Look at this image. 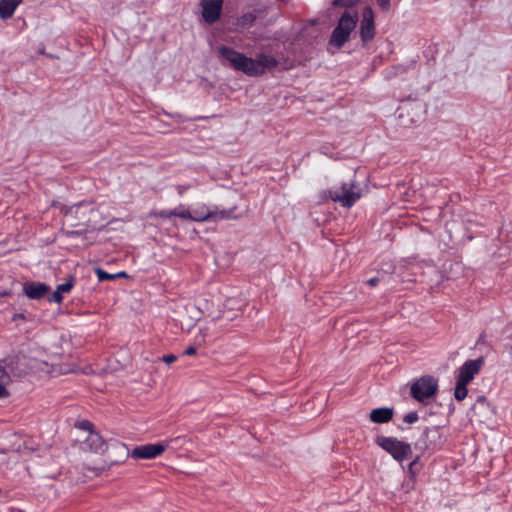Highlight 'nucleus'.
I'll list each match as a JSON object with an SVG mask.
<instances>
[{
  "label": "nucleus",
  "instance_id": "a878e982",
  "mask_svg": "<svg viewBox=\"0 0 512 512\" xmlns=\"http://www.w3.org/2000/svg\"><path fill=\"white\" fill-rule=\"evenodd\" d=\"M77 427H79L82 430L88 431L89 433L94 432L93 431V424L90 421H87V420L80 421L77 424Z\"/></svg>",
  "mask_w": 512,
  "mask_h": 512
},
{
  "label": "nucleus",
  "instance_id": "f8f14e48",
  "mask_svg": "<svg viewBox=\"0 0 512 512\" xmlns=\"http://www.w3.org/2000/svg\"><path fill=\"white\" fill-rule=\"evenodd\" d=\"M472 417L476 418L480 422L488 420L492 414L493 409L485 396H479L471 408Z\"/></svg>",
  "mask_w": 512,
  "mask_h": 512
},
{
  "label": "nucleus",
  "instance_id": "e433bc0d",
  "mask_svg": "<svg viewBox=\"0 0 512 512\" xmlns=\"http://www.w3.org/2000/svg\"><path fill=\"white\" fill-rule=\"evenodd\" d=\"M168 214H169V218L172 217V216H176L177 217V208H175L173 210H168Z\"/></svg>",
  "mask_w": 512,
  "mask_h": 512
},
{
  "label": "nucleus",
  "instance_id": "a19ab883",
  "mask_svg": "<svg viewBox=\"0 0 512 512\" xmlns=\"http://www.w3.org/2000/svg\"><path fill=\"white\" fill-rule=\"evenodd\" d=\"M418 462H419V457H416V458L412 461V464H413V465H415V466H417Z\"/></svg>",
  "mask_w": 512,
  "mask_h": 512
},
{
  "label": "nucleus",
  "instance_id": "6e6552de",
  "mask_svg": "<svg viewBox=\"0 0 512 512\" xmlns=\"http://www.w3.org/2000/svg\"><path fill=\"white\" fill-rule=\"evenodd\" d=\"M165 449L166 446L161 443L145 444L135 447L130 455L134 459H153L161 455Z\"/></svg>",
  "mask_w": 512,
  "mask_h": 512
},
{
  "label": "nucleus",
  "instance_id": "2f4dec72",
  "mask_svg": "<svg viewBox=\"0 0 512 512\" xmlns=\"http://www.w3.org/2000/svg\"><path fill=\"white\" fill-rule=\"evenodd\" d=\"M190 188V185H177L176 190L179 196H183V194Z\"/></svg>",
  "mask_w": 512,
  "mask_h": 512
},
{
  "label": "nucleus",
  "instance_id": "7ed1b4c3",
  "mask_svg": "<svg viewBox=\"0 0 512 512\" xmlns=\"http://www.w3.org/2000/svg\"><path fill=\"white\" fill-rule=\"evenodd\" d=\"M358 22V14L350 13L346 11L340 17L337 26L334 28L331 38L330 44L341 48L349 39L351 32L355 29Z\"/></svg>",
  "mask_w": 512,
  "mask_h": 512
},
{
  "label": "nucleus",
  "instance_id": "4c0bfd02",
  "mask_svg": "<svg viewBox=\"0 0 512 512\" xmlns=\"http://www.w3.org/2000/svg\"><path fill=\"white\" fill-rule=\"evenodd\" d=\"M67 234H68L69 236H76V235H80V234H81V232H80V231H70V232H67Z\"/></svg>",
  "mask_w": 512,
  "mask_h": 512
},
{
  "label": "nucleus",
  "instance_id": "473e14b6",
  "mask_svg": "<svg viewBox=\"0 0 512 512\" xmlns=\"http://www.w3.org/2000/svg\"><path fill=\"white\" fill-rule=\"evenodd\" d=\"M153 215L155 217H159V218H169L168 210H160V211L154 212Z\"/></svg>",
  "mask_w": 512,
  "mask_h": 512
},
{
  "label": "nucleus",
  "instance_id": "39448f33",
  "mask_svg": "<svg viewBox=\"0 0 512 512\" xmlns=\"http://www.w3.org/2000/svg\"><path fill=\"white\" fill-rule=\"evenodd\" d=\"M438 390V381L432 376H423L411 385V395L418 402L425 403Z\"/></svg>",
  "mask_w": 512,
  "mask_h": 512
},
{
  "label": "nucleus",
  "instance_id": "f704fd0d",
  "mask_svg": "<svg viewBox=\"0 0 512 512\" xmlns=\"http://www.w3.org/2000/svg\"><path fill=\"white\" fill-rule=\"evenodd\" d=\"M378 282H379V278H377V277H373L368 280V284L373 287L376 286L378 284Z\"/></svg>",
  "mask_w": 512,
  "mask_h": 512
},
{
  "label": "nucleus",
  "instance_id": "0eeeda50",
  "mask_svg": "<svg viewBox=\"0 0 512 512\" xmlns=\"http://www.w3.org/2000/svg\"><path fill=\"white\" fill-rule=\"evenodd\" d=\"M484 364V359L479 357L475 360L466 361L458 370L457 380L469 384L477 375Z\"/></svg>",
  "mask_w": 512,
  "mask_h": 512
},
{
  "label": "nucleus",
  "instance_id": "dca6fc26",
  "mask_svg": "<svg viewBox=\"0 0 512 512\" xmlns=\"http://www.w3.org/2000/svg\"><path fill=\"white\" fill-rule=\"evenodd\" d=\"M393 415L394 411L392 408L381 407L373 409L369 417L372 422L383 424L389 422L393 418Z\"/></svg>",
  "mask_w": 512,
  "mask_h": 512
},
{
  "label": "nucleus",
  "instance_id": "c9c22d12",
  "mask_svg": "<svg viewBox=\"0 0 512 512\" xmlns=\"http://www.w3.org/2000/svg\"><path fill=\"white\" fill-rule=\"evenodd\" d=\"M114 275H115V279L116 278H120V277H127V274L124 271H121V272H118V273H114Z\"/></svg>",
  "mask_w": 512,
  "mask_h": 512
},
{
  "label": "nucleus",
  "instance_id": "2eb2a0df",
  "mask_svg": "<svg viewBox=\"0 0 512 512\" xmlns=\"http://www.w3.org/2000/svg\"><path fill=\"white\" fill-rule=\"evenodd\" d=\"M50 290V287L40 282H28L23 286L25 295L33 300L43 298Z\"/></svg>",
  "mask_w": 512,
  "mask_h": 512
},
{
  "label": "nucleus",
  "instance_id": "58836bf2",
  "mask_svg": "<svg viewBox=\"0 0 512 512\" xmlns=\"http://www.w3.org/2000/svg\"><path fill=\"white\" fill-rule=\"evenodd\" d=\"M415 467H416V466H415V465H413V464H412V462L409 464V467H408V468H409V472H410L411 474H414V473H415V471H414V468H415Z\"/></svg>",
  "mask_w": 512,
  "mask_h": 512
},
{
  "label": "nucleus",
  "instance_id": "6ab92c4d",
  "mask_svg": "<svg viewBox=\"0 0 512 512\" xmlns=\"http://www.w3.org/2000/svg\"><path fill=\"white\" fill-rule=\"evenodd\" d=\"M258 67H259V65L256 64L255 58H249V57L245 56L243 64L240 68V71L249 76H259L260 68H258Z\"/></svg>",
  "mask_w": 512,
  "mask_h": 512
},
{
  "label": "nucleus",
  "instance_id": "4be33fe9",
  "mask_svg": "<svg viewBox=\"0 0 512 512\" xmlns=\"http://www.w3.org/2000/svg\"><path fill=\"white\" fill-rule=\"evenodd\" d=\"M95 273H96V275L98 277V280L100 282L107 281V280H114L115 279V275L114 274L107 273V272H105L104 270H102L99 267L95 268Z\"/></svg>",
  "mask_w": 512,
  "mask_h": 512
},
{
  "label": "nucleus",
  "instance_id": "20e7f679",
  "mask_svg": "<svg viewBox=\"0 0 512 512\" xmlns=\"http://www.w3.org/2000/svg\"><path fill=\"white\" fill-rule=\"evenodd\" d=\"M375 441L398 462H403L412 455L411 445L396 438L377 436Z\"/></svg>",
  "mask_w": 512,
  "mask_h": 512
},
{
  "label": "nucleus",
  "instance_id": "5701e85b",
  "mask_svg": "<svg viewBox=\"0 0 512 512\" xmlns=\"http://www.w3.org/2000/svg\"><path fill=\"white\" fill-rule=\"evenodd\" d=\"M359 0H334L333 5L338 7L350 8L356 5Z\"/></svg>",
  "mask_w": 512,
  "mask_h": 512
},
{
  "label": "nucleus",
  "instance_id": "c756f323",
  "mask_svg": "<svg viewBox=\"0 0 512 512\" xmlns=\"http://www.w3.org/2000/svg\"><path fill=\"white\" fill-rule=\"evenodd\" d=\"M161 359L165 363L171 364L176 361L177 357L174 354H168V355H164Z\"/></svg>",
  "mask_w": 512,
  "mask_h": 512
},
{
  "label": "nucleus",
  "instance_id": "f257e3e1",
  "mask_svg": "<svg viewBox=\"0 0 512 512\" xmlns=\"http://www.w3.org/2000/svg\"><path fill=\"white\" fill-rule=\"evenodd\" d=\"M177 217L190 220V221H196V222H203V221H221V220H231V219H239L242 217V213L238 211L237 206H234L230 209H222V210H214V211H207L206 213H201L198 211H195L193 214L185 209L177 208Z\"/></svg>",
  "mask_w": 512,
  "mask_h": 512
},
{
  "label": "nucleus",
  "instance_id": "393cba45",
  "mask_svg": "<svg viewBox=\"0 0 512 512\" xmlns=\"http://www.w3.org/2000/svg\"><path fill=\"white\" fill-rule=\"evenodd\" d=\"M72 287H73V282H72V280H69V281H66L65 283L58 285L56 290H58V292L63 294V293L69 292L72 289Z\"/></svg>",
  "mask_w": 512,
  "mask_h": 512
},
{
  "label": "nucleus",
  "instance_id": "bb28decb",
  "mask_svg": "<svg viewBox=\"0 0 512 512\" xmlns=\"http://www.w3.org/2000/svg\"><path fill=\"white\" fill-rule=\"evenodd\" d=\"M63 299V296L60 292H58V290H55L51 296H49L48 300L49 302H55V303H60Z\"/></svg>",
  "mask_w": 512,
  "mask_h": 512
},
{
  "label": "nucleus",
  "instance_id": "f03ea898",
  "mask_svg": "<svg viewBox=\"0 0 512 512\" xmlns=\"http://www.w3.org/2000/svg\"><path fill=\"white\" fill-rule=\"evenodd\" d=\"M53 206L64 214L71 226H79L89 222L90 214L94 211L93 205L87 202L77 203L69 207L61 203H54Z\"/></svg>",
  "mask_w": 512,
  "mask_h": 512
},
{
  "label": "nucleus",
  "instance_id": "c85d7f7f",
  "mask_svg": "<svg viewBox=\"0 0 512 512\" xmlns=\"http://www.w3.org/2000/svg\"><path fill=\"white\" fill-rule=\"evenodd\" d=\"M382 10H388L391 6V0H376Z\"/></svg>",
  "mask_w": 512,
  "mask_h": 512
},
{
  "label": "nucleus",
  "instance_id": "7c9ffc66",
  "mask_svg": "<svg viewBox=\"0 0 512 512\" xmlns=\"http://www.w3.org/2000/svg\"><path fill=\"white\" fill-rule=\"evenodd\" d=\"M10 396L6 386L0 382V398H7Z\"/></svg>",
  "mask_w": 512,
  "mask_h": 512
},
{
  "label": "nucleus",
  "instance_id": "ea45409f",
  "mask_svg": "<svg viewBox=\"0 0 512 512\" xmlns=\"http://www.w3.org/2000/svg\"><path fill=\"white\" fill-rule=\"evenodd\" d=\"M17 318H18V319H23V318H24V315H23V314H16V315L14 316V319H17Z\"/></svg>",
  "mask_w": 512,
  "mask_h": 512
},
{
  "label": "nucleus",
  "instance_id": "72a5a7b5",
  "mask_svg": "<svg viewBox=\"0 0 512 512\" xmlns=\"http://www.w3.org/2000/svg\"><path fill=\"white\" fill-rule=\"evenodd\" d=\"M196 353V348L193 347V346H189L188 348H186V350L184 351V355H187V356H192Z\"/></svg>",
  "mask_w": 512,
  "mask_h": 512
},
{
  "label": "nucleus",
  "instance_id": "a211bd4d",
  "mask_svg": "<svg viewBox=\"0 0 512 512\" xmlns=\"http://www.w3.org/2000/svg\"><path fill=\"white\" fill-rule=\"evenodd\" d=\"M256 64L259 65L260 75L264 74L267 69H271L277 66L278 61L272 55L261 53L255 58Z\"/></svg>",
  "mask_w": 512,
  "mask_h": 512
},
{
  "label": "nucleus",
  "instance_id": "1a4fd4ad",
  "mask_svg": "<svg viewBox=\"0 0 512 512\" xmlns=\"http://www.w3.org/2000/svg\"><path fill=\"white\" fill-rule=\"evenodd\" d=\"M375 36L374 13L370 7H365L360 25V37L363 42H369Z\"/></svg>",
  "mask_w": 512,
  "mask_h": 512
},
{
  "label": "nucleus",
  "instance_id": "79ce46f5",
  "mask_svg": "<svg viewBox=\"0 0 512 512\" xmlns=\"http://www.w3.org/2000/svg\"><path fill=\"white\" fill-rule=\"evenodd\" d=\"M18 450H19V451H22V449H21V448H19ZM26 450H27V451H28V450L30 451V449H29L26 445H24V447H23V452H24V451H26Z\"/></svg>",
  "mask_w": 512,
  "mask_h": 512
},
{
  "label": "nucleus",
  "instance_id": "423d86ee",
  "mask_svg": "<svg viewBox=\"0 0 512 512\" xmlns=\"http://www.w3.org/2000/svg\"><path fill=\"white\" fill-rule=\"evenodd\" d=\"M329 194L334 202L347 208L352 207L361 197L360 188L354 182L344 183L340 189L330 190Z\"/></svg>",
  "mask_w": 512,
  "mask_h": 512
},
{
  "label": "nucleus",
  "instance_id": "9b49d317",
  "mask_svg": "<svg viewBox=\"0 0 512 512\" xmlns=\"http://www.w3.org/2000/svg\"><path fill=\"white\" fill-rule=\"evenodd\" d=\"M223 0H202V16L204 20L212 24L216 22L221 14Z\"/></svg>",
  "mask_w": 512,
  "mask_h": 512
},
{
  "label": "nucleus",
  "instance_id": "ddd939ff",
  "mask_svg": "<svg viewBox=\"0 0 512 512\" xmlns=\"http://www.w3.org/2000/svg\"><path fill=\"white\" fill-rule=\"evenodd\" d=\"M82 450L102 454L106 451V443L97 432H91L82 443Z\"/></svg>",
  "mask_w": 512,
  "mask_h": 512
},
{
  "label": "nucleus",
  "instance_id": "f3484780",
  "mask_svg": "<svg viewBox=\"0 0 512 512\" xmlns=\"http://www.w3.org/2000/svg\"><path fill=\"white\" fill-rule=\"evenodd\" d=\"M23 0H0V18L7 20L13 16V13L17 6Z\"/></svg>",
  "mask_w": 512,
  "mask_h": 512
},
{
  "label": "nucleus",
  "instance_id": "b1692460",
  "mask_svg": "<svg viewBox=\"0 0 512 512\" xmlns=\"http://www.w3.org/2000/svg\"><path fill=\"white\" fill-rule=\"evenodd\" d=\"M0 382L7 386L11 382V377L5 367L0 364Z\"/></svg>",
  "mask_w": 512,
  "mask_h": 512
},
{
  "label": "nucleus",
  "instance_id": "aec40b11",
  "mask_svg": "<svg viewBox=\"0 0 512 512\" xmlns=\"http://www.w3.org/2000/svg\"><path fill=\"white\" fill-rule=\"evenodd\" d=\"M467 385L468 384L457 380L456 386H455V391H454V397L456 400L462 401L466 398L467 393H468Z\"/></svg>",
  "mask_w": 512,
  "mask_h": 512
},
{
  "label": "nucleus",
  "instance_id": "4468645a",
  "mask_svg": "<svg viewBox=\"0 0 512 512\" xmlns=\"http://www.w3.org/2000/svg\"><path fill=\"white\" fill-rule=\"evenodd\" d=\"M220 56L229 62V64L236 70L240 71V68L243 64L245 55L233 50L232 48L222 46L219 48Z\"/></svg>",
  "mask_w": 512,
  "mask_h": 512
},
{
  "label": "nucleus",
  "instance_id": "9d476101",
  "mask_svg": "<svg viewBox=\"0 0 512 512\" xmlns=\"http://www.w3.org/2000/svg\"><path fill=\"white\" fill-rule=\"evenodd\" d=\"M439 438L440 434L437 428H426L423 430L420 438L415 443V447L422 452L434 449Z\"/></svg>",
  "mask_w": 512,
  "mask_h": 512
},
{
  "label": "nucleus",
  "instance_id": "412c9836",
  "mask_svg": "<svg viewBox=\"0 0 512 512\" xmlns=\"http://www.w3.org/2000/svg\"><path fill=\"white\" fill-rule=\"evenodd\" d=\"M256 20L254 12H247L238 18L237 24L241 27H250Z\"/></svg>",
  "mask_w": 512,
  "mask_h": 512
},
{
  "label": "nucleus",
  "instance_id": "cd10ccee",
  "mask_svg": "<svg viewBox=\"0 0 512 512\" xmlns=\"http://www.w3.org/2000/svg\"><path fill=\"white\" fill-rule=\"evenodd\" d=\"M418 420V414L416 412H409L404 416V422L414 423Z\"/></svg>",
  "mask_w": 512,
  "mask_h": 512
}]
</instances>
